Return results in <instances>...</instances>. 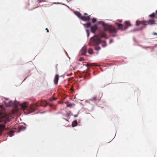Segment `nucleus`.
<instances>
[{
	"mask_svg": "<svg viewBox=\"0 0 157 157\" xmlns=\"http://www.w3.org/2000/svg\"><path fill=\"white\" fill-rule=\"evenodd\" d=\"M14 132L13 131H10L8 133V135L10 136H12L13 135V133Z\"/></svg>",
	"mask_w": 157,
	"mask_h": 157,
	"instance_id": "412c9836",
	"label": "nucleus"
},
{
	"mask_svg": "<svg viewBox=\"0 0 157 157\" xmlns=\"http://www.w3.org/2000/svg\"><path fill=\"white\" fill-rule=\"evenodd\" d=\"M75 14L79 18H81V17H82L81 14V13L78 11H76L75 12Z\"/></svg>",
	"mask_w": 157,
	"mask_h": 157,
	"instance_id": "2eb2a0df",
	"label": "nucleus"
},
{
	"mask_svg": "<svg viewBox=\"0 0 157 157\" xmlns=\"http://www.w3.org/2000/svg\"><path fill=\"white\" fill-rule=\"evenodd\" d=\"M113 41V40H110V43H111V42H112Z\"/></svg>",
	"mask_w": 157,
	"mask_h": 157,
	"instance_id": "72a5a7b5",
	"label": "nucleus"
},
{
	"mask_svg": "<svg viewBox=\"0 0 157 157\" xmlns=\"http://www.w3.org/2000/svg\"><path fill=\"white\" fill-rule=\"evenodd\" d=\"M99 96L96 95L93 97L90 100L91 101H95L97 102H98L99 101Z\"/></svg>",
	"mask_w": 157,
	"mask_h": 157,
	"instance_id": "1a4fd4ad",
	"label": "nucleus"
},
{
	"mask_svg": "<svg viewBox=\"0 0 157 157\" xmlns=\"http://www.w3.org/2000/svg\"><path fill=\"white\" fill-rule=\"evenodd\" d=\"M79 61H83L84 60V59L83 58L81 57L79 58Z\"/></svg>",
	"mask_w": 157,
	"mask_h": 157,
	"instance_id": "a878e982",
	"label": "nucleus"
},
{
	"mask_svg": "<svg viewBox=\"0 0 157 157\" xmlns=\"http://www.w3.org/2000/svg\"><path fill=\"white\" fill-rule=\"evenodd\" d=\"M153 35H157V33H153Z\"/></svg>",
	"mask_w": 157,
	"mask_h": 157,
	"instance_id": "2f4dec72",
	"label": "nucleus"
},
{
	"mask_svg": "<svg viewBox=\"0 0 157 157\" xmlns=\"http://www.w3.org/2000/svg\"><path fill=\"white\" fill-rule=\"evenodd\" d=\"M98 23L99 24L101 25L102 26L105 24V23L103 21H99L98 22Z\"/></svg>",
	"mask_w": 157,
	"mask_h": 157,
	"instance_id": "b1692460",
	"label": "nucleus"
},
{
	"mask_svg": "<svg viewBox=\"0 0 157 157\" xmlns=\"http://www.w3.org/2000/svg\"><path fill=\"white\" fill-rule=\"evenodd\" d=\"M86 32H87V36L88 37L89 36V31L88 30H86Z\"/></svg>",
	"mask_w": 157,
	"mask_h": 157,
	"instance_id": "c85d7f7f",
	"label": "nucleus"
},
{
	"mask_svg": "<svg viewBox=\"0 0 157 157\" xmlns=\"http://www.w3.org/2000/svg\"><path fill=\"white\" fill-rule=\"evenodd\" d=\"M131 26V24L129 21H125L124 22V30H125L129 26Z\"/></svg>",
	"mask_w": 157,
	"mask_h": 157,
	"instance_id": "9d476101",
	"label": "nucleus"
},
{
	"mask_svg": "<svg viewBox=\"0 0 157 157\" xmlns=\"http://www.w3.org/2000/svg\"><path fill=\"white\" fill-rule=\"evenodd\" d=\"M81 52L82 53V55H85L86 53V49L85 48L83 47L81 49Z\"/></svg>",
	"mask_w": 157,
	"mask_h": 157,
	"instance_id": "dca6fc26",
	"label": "nucleus"
},
{
	"mask_svg": "<svg viewBox=\"0 0 157 157\" xmlns=\"http://www.w3.org/2000/svg\"><path fill=\"white\" fill-rule=\"evenodd\" d=\"M156 13L157 14V10L156 11Z\"/></svg>",
	"mask_w": 157,
	"mask_h": 157,
	"instance_id": "58836bf2",
	"label": "nucleus"
},
{
	"mask_svg": "<svg viewBox=\"0 0 157 157\" xmlns=\"http://www.w3.org/2000/svg\"><path fill=\"white\" fill-rule=\"evenodd\" d=\"M59 79V76L58 75H56L54 79V82L55 84H57Z\"/></svg>",
	"mask_w": 157,
	"mask_h": 157,
	"instance_id": "4468645a",
	"label": "nucleus"
},
{
	"mask_svg": "<svg viewBox=\"0 0 157 157\" xmlns=\"http://www.w3.org/2000/svg\"><path fill=\"white\" fill-rule=\"evenodd\" d=\"M96 21V19L95 18H93L92 19V21L93 23H94Z\"/></svg>",
	"mask_w": 157,
	"mask_h": 157,
	"instance_id": "bb28decb",
	"label": "nucleus"
},
{
	"mask_svg": "<svg viewBox=\"0 0 157 157\" xmlns=\"http://www.w3.org/2000/svg\"><path fill=\"white\" fill-rule=\"evenodd\" d=\"M108 31L110 33H115L117 32V30L115 28L111 25V27L110 28V29Z\"/></svg>",
	"mask_w": 157,
	"mask_h": 157,
	"instance_id": "423d86ee",
	"label": "nucleus"
},
{
	"mask_svg": "<svg viewBox=\"0 0 157 157\" xmlns=\"http://www.w3.org/2000/svg\"><path fill=\"white\" fill-rule=\"evenodd\" d=\"M72 116H73L75 117H78V114L74 115H73V114H72Z\"/></svg>",
	"mask_w": 157,
	"mask_h": 157,
	"instance_id": "7c9ffc66",
	"label": "nucleus"
},
{
	"mask_svg": "<svg viewBox=\"0 0 157 157\" xmlns=\"http://www.w3.org/2000/svg\"><path fill=\"white\" fill-rule=\"evenodd\" d=\"M87 28H88L90 27H91V23L90 22H89L84 25Z\"/></svg>",
	"mask_w": 157,
	"mask_h": 157,
	"instance_id": "aec40b11",
	"label": "nucleus"
},
{
	"mask_svg": "<svg viewBox=\"0 0 157 157\" xmlns=\"http://www.w3.org/2000/svg\"><path fill=\"white\" fill-rule=\"evenodd\" d=\"M141 22H143V21H136V25H137L138 26L139 25H140V24H142Z\"/></svg>",
	"mask_w": 157,
	"mask_h": 157,
	"instance_id": "393cba45",
	"label": "nucleus"
},
{
	"mask_svg": "<svg viewBox=\"0 0 157 157\" xmlns=\"http://www.w3.org/2000/svg\"><path fill=\"white\" fill-rule=\"evenodd\" d=\"M5 111L4 108L2 105H0V123L3 124H0V136L2 134L3 130H8V127L5 128V124H6L11 121L10 116L8 115H3Z\"/></svg>",
	"mask_w": 157,
	"mask_h": 157,
	"instance_id": "f257e3e1",
	"label": "nucleus"
},
{
	"mask_svg": "<svg viewBox=\"0 0 157 157\" xmlns=\"http://www.w3.org/2000/svg\"><path fill=\"white\" fill-rule=\"evenodd\" d=\"M155 14L154 13L149 15V17L151 18H153L155 17Z\"/></svg>",
	"mask_w": 157,
	"mask_h": 157,
	"instance_id": "5701e85b",
	"label": "nucleus"
},
{
	"mask_svg": "<svg viewBox=\"0 0 157 157\" xmlns=\"http://www.w3.org/2000/svg\"><path fill=\"white\" fill-rule=\"evenodd\" d=\"M72 0H67V1H68V2H69V1H72Z\"/></svg>",
	"mask_w": 157,
	"mask_h": 157,
	"instance_id": "c9c22d12",
	"label": "nucleus"
},
{
	"mask_svg": "<svg viewBox=\"0 0 157 157\" xmlns=\"http://www.w3.org/2000/svg\"><path fill=\"white\" fill-rule=\"evenodd\" d=\"M84 15H87V14L86 13H84Z\"/></svg>",
	"mask_w": 157,
	"mask_h": 157,
	"instance_id": "f704fd0d",
	"label": "nucleus"
},
{
	"mask_svg": "<svg viewBox=\"0 0 157 157\" xmlns=\"http://www.w3.org/2000/svg\"><path fill=\"white\" fill-rule=\"evenodd\" d=\"M118 24V28L119 29L122 30H124V25L121 24Z\"/></svg>",
	"mask_w": 157,
	"mask_h": 157,
	"instance_id": "f8f14e48",
	"label": "nucleus"
},
{
	"mask_svg": "<svg viewBox=\"0 0 157 157\" xmlns=\"http://www.w3.org/2000/svg\"><path fill=\"white\" fill-rule=\"evenodd\" d=\"M70 116V114H67V117H69Z\"/></svg>",
	"mask_w": 157,
	"mask_h": 157,
	"instance_id": "c756f323",
	"label": "nucleus"
},
{
	"mask_svg": "<svg viewBox=\"0 0 157 157\" xmlns=\"http://www.w3.org/2000/svg\"><path fill=\"white\" fill-rule=\"evenodd\" d=\"M100 43H101V44L102 46V47H105L106 45L105 41V40H103L102 41L101 40V41L100 42Z\"/></svg>",
	"mask_w": 157,
	"mask_h": 157,
	"instance_id": "a211bd4d",
	"label": "nucleus"
},
{
	"mask_svg": "<svg viewBox=\"0 0 157 157\" xmlns=\"http://www.w3.org/2000/svg\"><path fill=\"white\" fill-rule=\"evenodd\" d=\"M64 120H66V121H68V122H69V121H68L67 119H65V118H64Z\"/></svg>",
	"mask_w": 157,
	"mask_h": 157,
	"instance_id": "e433bc0d",
	"label": "nucleus"
},
{
	"mask_svg": "<svg viewBox=\"0 0 157 157\" xmlns=\"http://www.w3.org/2000/svg\"><path fill=\"white\" fill-rule=\"evenodd\" d=\"M107 35L105 33L104 31H101L99 32L98 35H95L91 38V42L93 44L97 45L99 44L101 41V37L105 38Z\"/></svg>",
	"mask_w": 157,
	"mask_h": 157,
	"instance_id": "f03ea898",
	"label": "nucleus"
},
{
	"mask_svg": "<svg viewBox=\"0 0 157 157\" xmlns=\"http://www.w3.org/2000/svg\"><path fill=\"white\" fill-rule=\"evenodd\" d=\"M56 98H54V99H53V100H56Z\"/></svg>",
	"mask_w": 157,
	"mask_h": 157,
	"instance_id": "ea45409f",
	"label": "nucleus"
},
{
	"mask_svg": "<svg viewBox=\"0 0 157 157\" xmlns=\"http://www.w3.org/2000/svg\"><path fill=\"white\" fill-rule=\"evenodd\" d=\"M98 29V26L95 25L93 26H92L90 27V30L91 32L94 33H95L96 31Z\"/></svg>",
	"mask_w": 157,
	"mask_h": 157,
	"instance_id": "6e6552de",
	"label": "nucleus"
},
{
	"mask_svg": "<svg viewBox=\"0 0 157 157\" xmlns=\"http://www.w3.org/2000/svg\"><path fill=\"white\" fill-rule=\"evenodd\" d=\"M90 65L94 66H98V65H97V64L95 63H92L90 64Z\"/></svg>",
	"mask_w": 157,
	"mask_h": 157,
	"instance_id": "cd10ccee",
	"label": "nucleus"
},
{
	"mask_svg": "<svg viewBox=\"0 0 157 157\" xmlns=\"http://www.w3.org/2000/svg\"><path fill=\"white\" fill-rule=\"evenodd\" d=\"M111 25H109L108 24H105L103 25V27L104 31H109Z\"/></svg>",
	"mask_w": 157,
	"mask_h": 157,
	"instance_id": "0eeeda50",
	"label": "nucleus"
},
{
	"mask_svg": "<svg viewBox=\"0 0 157 157\" xmlns=\"http://www.w3.org/2000/svg\"><path fill=\"white\" fill-rule=\"evenodd\" d=\"M80 19L84 21H88L90 20V16H88L87 17L82 16Z\"/></svg>",
	"mask_w": 157,
	"mask_h": 157,
	"instance_id": "9b49d317",
	"label": "nucleus"
},
{
	"mask_svg": "<svg viewBox=\"0 0 157 157\" xmlns=\"http://www.w3.org/2000/svg\"><path fill=\"white\" fill-rule=\"evenodd\" d=\"M89 44L90 45H93V44L91 42V40L90 42L89 43ZM98 44H97V45H94L95 46V49L97 51H99L101 49V48L98 46Z\"/></svg>",
	"mask_w": 157,
	"mask_h": 157,
	"instance_id": "ddd939ff",
	"label": "nucleus"
},
{
	"mask_svg": "<svg viewBox=\"0 0 157 157\" xmlns=\"http://www.w3.org/2000/svg\"><path fill=\"white\" fill-rule=\"evenodd\" d=\"M138 30H139V29H135V31H138Z\"/></svg>",
	"mask_w": 157,
	"mask_h": 157,
	"instance_id": "4c0bfd02",
	"label": "nucleus"
},
{
	"mask_svg": "<svg viewBox=\"0 0 157 157\" xmlns=\"http://www.w3.org/2000/svg\"><path fill=\"white\" fill-rule=\"evenodd\" d=\"M2 99L3 100V102L4 105L7 107H10L13 106H15V103L11 101L7 102V101L9 100L8 98H2Z\"/></svg>",
	"mask_w": 157,
	"mask_h": 157,
	"instance_id": "20e7f679",
	"label": "nucleus"
},
{
	"mask_svg": "<svg viewBox=\"0 0 157 157\" xmlns=\"http://www.w3.org/2000/svg\"><path fill=\"white\" fill-rule=\"evenodd\" d=\"M88 52L90 54H93V51L92 49L89 48L88 51Z\"/></svg>",
	"mask_w": 157,
	"mask_h": 157,
	"instance_id": "4be33fe9",
	"label": "nucleus"
},
{
	"mask_svg": "<svg viewBox=\"0 0 157 157\" xmlns=\"http://www.w3.org/2000/svg\"><path fill=\"white\" fill-rule=\"evenodd\" d=\"M115 36V35L113 36Z\"/></svg>",
	"mask_w": 157,
	"mask_h": 157,
	"instance_id": "a19ab883",
	"label": "nucleus"
},
{
	"mask_svg": "<svg viewBox=\"0 0 157 157\" xmlns=\"http://www.w3.org/2000/svg\"><path fill=\"white\" fill-rule=\"evenodd\" d=\"M142 24L144 25V26L141 28L140 29H142L146 27V25H147L146 24L150 25H152L155 24V21L153 19H150L147 21H143V22H141Z\"/></svg>",
	"mask_w": 157,
	"mask_h": 157,
	"instance_id": "39448f33",
	"label": "nucleus"
},
{
	"mask_svg": "<svg viewBox=\"0 0 157 157\" xmlns=\"http://www.w3.org/2000/svg\"><path fill=\"white\" fill-rule=\"evenodd\" d=\"M46 30L47 31V33H49V31L48 29V28H46Z\"/></svg>",
	"mask_w": 157,
	"mask_h": 157,
	"instance_id": "473e14b6",
	"label": "nucleus"
},
{
	"mask_svg": "<svg viewBox=\"0 0 157 157\" xmlns=\"http://www.w3.org/2000/svg\"><path fill=\"white\" fill-rule=\"evenodd\" d=\"M77 121L75 120L73 121V122L72 123V127H74L75 126H76L77 125Z\"/></svg>",
	"mask_w": 157,
	"mask_h": 157,
	"instance_id": "f3484780",
	"label": "nucleus"
},
{
	"mask_svg": "<svg viewBox=\"0 0 157 157\" xmlns=\"http://www.w3.org/2000/svg\"><path fill=\"white\" fill-rule=\"evenodd\" d=\"M66 103L67 104V106L68 107H70V108H72V105H75V104H69L68 103V102H66Z\"/></svg>",
	"mask_w": 157,
	"mask_h": 157,
	"instance_id": "6ab92c4d",
	"label": "nucleus"
},
{
	"mask_svg": "<svg viewBox=\"0 0 157 157\" xmlns=\"http://www.w3.org/2000/svg\"><path fill=\"white\" fill-rule=\"evenodd\" d=\"M41 105V104H39L38 103H36L35 104L31 105L29 107L27 106L26 102H24L21 104V108L24 110H27L28 111L29 113H31L35 111L36 109V108L39 106Z\"/></svg>",
	"mask_w": 157,
	"mask_h": 157,
	"instance_id": "7ed1b4c3",
	"label": "nucleus"
}]
</instances>
